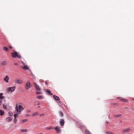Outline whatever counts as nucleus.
<instances>
[{
    "label": "nucleus",
    "instance_id": "7ed1b4c3",
    "mask_svg": "<svg viewBox=\"0 0 134 134\" xmlns=\"http://www.w3.org/2000/svg\"><path fill=\"white\" fill-rule=\"evenodd\" d=\"M25 89L26 90H29L31 87L30 83L29 81H28L25 84Z\"/></svg>",
    "mask_w": 134,
    "mask_h": 134
},
{
    "label": "nucleus",
    "instance_id": "f8f14e48",
    "mask_svg": "<svg viewBox=\"0 0 134 134\" xmlns=\"http://www.w3.org/2000/svg\"><path fill=\"white\" fill-rule=\"evenodd\" d=\"M12 120V118L10 117H8L6 120V121L8 122H9L11 121Z\"/></svg>",
    "mask_w": 134,
    "mask_h": 134
},
{
    "label": "nucleus",
    "instance_id": "a18cd8bd",
    "mask_svg": "<svg viewBox=\"0 0 134 134\" xmlns=\"http://www.w3.org/2000/svg\"><path fill=\"white\" fill-rule=\"evenodd\" d=\"M133 100H134V98H133Z\"/></svg>",
    "mask_w": 134,
    "mask_h": 134
},
{
    "label": "nucleus",
    "instance_id": "20e7f679",
    "mask_svg": "<svg viewBox=\"0 0 134 134\" xmlns=\"http://www.w3.org/2000/svg\"><path fill=\"white\" fill-rule=\"evenodd\" d=\"M15 88V86H13L12 87H9L7 89V91L8 92H12L14 91Z\"/></svg>",
    "mask_w": 134,
    "mask_h": 134
},
{
    "label": "nucleus",
    "instance_id": "5701e85b",
    "mask_svg": "<svg viewBox=\"0 0 134 134\" xmlns=\"http://www.w3.org/2000/svg\"><path fill=\"white\" fill-rule=\"evenodd\" d=\"M28 120L27 119H24V120H21V122L22 123H23L24 122H25L28 121Z\"/></svg>",
    "mask_w": 134,
    "mask_h": 134
},
{
    "label": "nucleus",
    "instance_id": "ddd939ff",
    "mask_svg": "<svg viewBox=\"0 0 134 134\" xmlns=\"http://www.w3.org/2000/svg\"><path fill=\"white\" fill-rule=\"evenodd\" d=\"M122 115L121 114H115L114 115V117L115 118H118L121 117Z\"/></svg>",
    "mask_w": 134,
    "mask_h": 134
},
{
    "label": "nucleus",
    "instance_id": "1a4fd4ad",
    "mask_svg": "<svg viewBox=\"0 0 134 134\" xmlns=\"http://www.w3.org/2000/svg\"><path fill=\"white\" fill-rule=\"evenodd\" d=\"M9 79V77L8 76H6L4 78L3 80L5 81L6 82L8 83V80Z\"/></svg>",
    "mask_w": 134,
    "mask_h": 134
},
{
    "label": "nucleus",
    "instance_id": "f3484780",
    "mask_svg": "<svg viewBox=\"0 0 134 134\" xmlns=\"http://www.w3.org/2000/svg\"><path fill=\"white\" fill-rule=\"evenodd\" d=\"M23 69L24 70H26L29 69V68L27 65H24L23 67Z\"/></svg>",
    "mask_w": 134,
    "mask_h": 134
},
{
    "label": "nucleus",
    "instance_id": "c85d7f7f",
    "mask_svg": "<svg viewBox=\"0 0 134 134\" xmlns=\"http://www.w3.org/2000/svg\"><path fill=\"white\" fill-rule=\"evenodd\" d=\"M3 107L4 109H6L7 108V107L6 105L4 104H3Z\"/></svg>",
    "mask_w": 134,
    "mask_h": 134
},
{
    "label": "nucleus",
    "instance_id": "423d86ee",
    "mask_svg": "<svg viewBox=\"0 0 134 134\" xmlns=\"http://www.w3.org/2000/svg\"><path fill=\"white\" fill-rule=\"evenodd\" d=\"M54 129L56 132L58 133H60L61 132L60 128L59 126H57L55 127Z\"/></svg>",
    "mask_w": 134,
    "mask_h": 134
},
{
    "label": "nucleus",
    "instance_id": "37998d69",
    "mask_svg": "<svg viewBox=\"0 0 134 134\" xmlns=\"http://www.w3.org/2000/svg\"><path fill=\"white\" fill-rule=\"evenodd\" d=\"M106 123H107V124H108V123H109V122H106Z\"/></svg>",
    "mask_w": 134,
    "mask_h": 134
},
{
    "label": "nucleus",
    "instance_id": "bb28decb",
    "mask_svg": "<svg viewBox=\"0 0 134 134\" xmlns=\"http://www.w3.org/2000/svg\"><path fill=\"white\" fill-rule=\"evenodd\" d=\"M3 49L6 51H9L7 47H4Z\"/></svg>",
    "mask_w": 134,
    "mask_h": 134
},
{
    "label": "nucleus",
    "instance_id": "72a5a7b5",
    "mask_svg": "<svg viewBox=\"0 0 134 134\" xmlns=\"http://www.w3.org/2000/svg\"><path fill=\"white\" fill-rule=\"evenodd\" d=\"M77 123L79 124L81 126H82V124H81V123L80 122H78Z\"/></svg>",
    "mask_w": 134,
    "mask_h": 134
},
{
    "label": "nucleus",
    "instance_id": "393cba45",
    "mask_svg": "<svg viewBox=\"0 0 134 134\" xmlns=\"http://www.w3.org/2000/svg\"><path fill=\"white\" fill-rule=\"evenodd\" d=\"M59 114L61 116H63V113L61 111H60L59 112Z\"/></svg>",
    "mask_w": 134,
    "mask_h": 134
},
{
    "label": "nucleus",
    "instance_id": "a19ab883",
    "mask_svg": "<svg viewBox=\"0 0 134 134\" xmlns=\"http://www.w3.org/2000/svg\"><path fill=\"white\" fill-rule=\"evenodd\" d=\"M38 134H43V133H40Z\"/></svg>",
    "mask_w": 134,
    "mask_h": 134
},
{
    "label": "nucleus",
    "instance_id": "c03bdc74",
    "mask_svg": "<svg viewBox=\"0 0 134 134\" xmlns=\"http://www.w3.org/2000/svg\"><path fill=\"white\" fill-rule=\"evenodd\" d=\"M30 111H31L30 110H29L28 111V112H30Z\"/></svg>",
    "mask_w": 134,
    "mask_h": 134
},
{
    "label": "nucleus",
    "instance_id": "cd10ccee",
    "mask_svg": "<svg viewBox=\"0 0 134 134\" xmlns=\"http://www.w3.org/2000/svg\"><path fill=\"white\" fill-rule=\"evenodd\" d=\"M18 116L17 114H15L14 115V118H18Z\"/></svg>",
    "mask_w": 134,
    "mask_h": 134
},
{
    "label": "nucleus",
    "instance_id": "6e6552de",
    "mask_svg": "<svg viewBox=\"0 0 134 134\" xmlns=\"http://www.w3.org/2000/svg\"><path fill=\"white\" fill-rule=\"evenodd\" d=\"M15 82L16 83L21 84L22 83V81L21 80H16L15 81Z\"/></svg>",
    "mask_w": 134,
    "mask_h": 134
},
{
    "label": "nucleus",
    "instance_id": "39448f33",
    "mask_svg": "<svg viewBox=\"0 0 134 134\" xmlns=\"http://www.w3.org/2000/svg\"><path fill=\"white\" fill-rule=\"evenodd\" d=\"M34 85L37 91H41V89L39 85H37L36 83H34Z\"/></svg>",
    "mask_w": 134,
    "mask_h": 134
},
{
    "label": "nucleus",
    "instance_id": "b1692460",
    "mask_svg": "<svg viewBox=\"0 0 134 134\" xmlns=\"http://www.w3.org/2000/svg\"><path fill=\"white\" fill-rule=\"evenodd\" d=\"M37 98L39 99H42L43 98V97L41 95L38 96H37Z\"/></svg>",
    "mask_w": 134,
    "mask_h": 134
},
{
    "label": "nucleus",
    "instance_id": "e433bc0d",
    "mask_svg": "<svg viewBox=\"0 0 134 134\" xmlns=\"http://www.w3.org/2000/svg\"><path fill=\"white\" fill-rule=\"evenodd\" d=\"M14 64L15 65H18V64L16 63H15Z\"/></svg>",
    "mask_w": 134,
    "mask_h": 134
},
{
    "label": "nucleus",
    "instance_id": "9b49d317",
    "mask_svg": "<svg viewBox=\"0 0 134 134\" xmlns=\"http://www.w3.org/2000/svg\"><path fill=\"white\" fill-rule=\"evenodd\" d=\"M118 99H120L122 102H127V100L126 99L124 98H122L121 97H119L118 98Z\"/></svg>",
    "mask_w": 134,
    "mask_h": 134
},
{
    "label": "nucleus",
    "instance_id": "f704fd0d",
    "mask_svg": "<svg viewBox=\"0 0 134 134\" xmlns=\"http://www.w3.org/2000/svg\"><path fill=\"white\" fill-rule=\"evenodd\" d=\"M8 47L10 49H12V47L11 46H9Z\"/></svg>",
    "mask_w": 134,
    "mask_h": 134
},
{
    "label": "nucleus",
    "instance_id": "79ce46f5",
    "mask_svg": "<svg viewBox=\"0 0 134 134\" xmlns=\"http://www.w3.org/2000/svg\"><path fill=\"white\" fill-rule=\"evenodd\" d=\"M40 106H38V108H40Z\"/></svg>",
    "mask_w": 134,
    "mask_h": 134
},
{
    "label": "nucleus",
    "instance_id": "dca6fc26",
    "mask_svg": "<svg viewBox=\"0 0 134 134\" xmlns=\"http://www.w3.org/2000/svg\"><path fill=\"white\" fill-rule=\"evenodd\" d=\"M48 93V94L50 95H52L53 94L51 93V91L49 89H47L46 91Z\"/></svg>",
    "mask_w": 134,
    "mask_h": 134
},
{
    "label": "nucleus",
    "instance_id": "c9c22d12",
    "mask_svg": "<svg viewBox=\"0 0 134 134\" xmlns=\"http://www.w3.org/2000/svg\"><path fill=\"white\" fill-rule=\"evenodd\" d=\"M44 114H43L40 115V116H44Z\"/></svg>",
    "mask_w": 134,
    "mask_h": 134
},
{
    "label": "nucleus",
    "instance_id": "ea45409f",
    "mask_svg": "<svg viewBox=\"0 0 134 134\" xmlns=\"http://www.w3.org/2000/svg\"><path fill=\"white\" fill-rule=\"evenodd\" d=\"M13 114L12 113H11V114H10V115L11 116H12V115H13Z\"/></svg>",
    "mask_w": 134,
    "mask_h": 134
},
{
    "label": "nucleus",
    "instance_id": "4468645a",
    "mask_svg": "<svg viewBox=\"0 0 134 134\" xmlns=\"http://www.w3.org/2000/svg\"><path fill=\"white\" fill-rule=\"evenodd\" d=\"M53 97L56 100H60V98H59V97L55 95H53Z\"/></svg>",
    "mask_w": 134,
    "mask_h": 134
},
{
    "label": "nucleus",
    "instance_id": "6ab92c4d",
    "mask_svg": "<svg viewBox=\"0 0 134 134\" xmlns=\"http://www.w3.org/2000/svg\"><path fill=\"white\" fill-rule=\"evenodd\" d=\"M54 129V127H47L46 128V129L47 130H49L51 129Z\"/></svg>",
    "mask_w": 134,
    "mask_h": 134
},
{
    "label": "nucleus",
    "instance_id": "f03ea898",
    "mask_svg": "<svg viewBox=\"0 0 134 134\" xmlns=\"http://www.w3.org/2000/svg\"><path fill=\"white\" fill-rule=\"evenodd\" d=\"M13 52H12L11 54L13 58L18 57V58H21V57L20 55H18V53L16 51H13Z\"/></svg>",
    "mask_w": 134,
    "mask_h": 134
},
{
    "label": "nucleus",
    "instance_id": "7c9ffc66",
    "mask_svg": "<svg viewBox=\"0 0 134 134\" xmlns=\"http://www.w3.org/2000/svg\"><path fill=\"white\" fill-rule=\"evenodd\" d=\"M17 121V119L15 118H14V123L15 124H16V123Z\"/></svg>",
    "mask_w": 134,
    "mask_h": 134
},
{
    "label": "nucleus",
    "instance_id": "aec40b11",
    "mask_svg": "<svg viewBox=\"0 0 134 134\" xmlns=\"http://www.w3.org/2000/svg\"><path fill=\"white\" fill-rule=\"evenodd\" d=\"M4 114V111H2L1 110H0V115L2 116Z\"/></svg>",
    "mask_w": 134,
    "mask_h": 134
},
{
    "label": "nucleus",
    "instance_id": "49530a36",
    "mask_svg": "<svg viewBox=\"0 0 134 134\" xmlns=\"http://www.w3.org/2000/svg\"><path fill=\"white\" fill-rule=\"evenodd\" d=\"M1 105V103H0V106Z\"/></svg>",
    "mask_w": 134,
    "mask_h": 134
},
{
    "label": "nucleus",
    "instance_id": "a878e982",
    "mask_svg": "<svg viewBox=\"0 0 134 134\" xmlns=\"http://www.w3.org/2000/svg\"><path fill=\"white\" fill-rule=\"evenodd\" d=\"M7 64V62L6 61L2 63V64L3 65H5Z\"/></svg>",
    "mask_w": 134,
    "mask_h": 134
},
{
    "label": "nucleus",
    "instance_id": "412c9836",
    "mask_svg": "<svg viewBox=\"0 0 134 134\" xmlns=\"http://www.w3.org/2000/svg\"><path fill=\"white\" fill-rule=\"evenodd\" d=\"M38 114H39V113L38 112H36L35 113H34L32 115V116H35L36 115H38Z\"/></svg>",
    "mask_w": 134,
    "mask_h": 134
},
{
    "label": "nucleus",
    "instance_id": "2f4dec72",
    "mask_svg": "<svg viewBox=\"0 0 134 134\" xmlns=\"http://www.w3.org/2000/svg\"><path fill=\"white\" fill-rule=\"evenodd\" d=\"M36 93L37 94H41L42 93L41 92H36Z\"/></svg>",
    "mask_w": 134,
    "mask_h": 134
},
{
    "label": "nucleus",
    "instance_id": "2eb2a0df",
    "mask_svg": "<svg viewBox=\"0 0 134 134\" xmlns=\"http://www.w3.org/2000/svg\"><path fill=\"white\" fill-rule=\"evenodd\" d=\"M85 131L86 134H92L88 130H85Z\"/></svg>",
    "mask_w": 134,
    "mask_h": 134
},
{
    "label": "nucleus",
    "instance_id": "a211bd4d",
    "mask_svg": "<svg viewBox=\"0 0 134 134\" xmlns=\"http://www.w3.org/2000/svg\"><path fill=\"white\" fill-rule=\"evenodd\" d=\"M3 94L2 93H0V99H3L5 97L4 96H2Z\"/></svg>",
    "mask_w": 134,
    "mask_h": 134
},
{
    "label": "nucleus",
    "instance_id": "473e14b6",
    "mask_svg": "<svg viewBox=\"0 0 134 134\" xmlns=\"http://www.w3.org/2000/svg\"><path fill=\"white\" fill-rule=\"evenodd\" d=\"M21 64H22V65H23L24 66V65H25V64L24 63V62H23V61H21Z\"/></svg>",
    "mask_w": 134,
    "mask_h": 134
},
{
    "label": "nucleus",
    "instance_id": "4c0bfd02",
    "mask_svg": "<svg viewBox=\"0 0 134 134\" xmlns=\"http://www.w3.org/2000/svg\"><path fill=\"white\" fill-rule=\"evenodd\" d=\"M40 103L39 102H38L37 104V105H40Z\"/></svg>",
    "mask_w": 134,
    "mask_h": 134
},
{
    "label": "nucleus",
    "instance_id": "58836bf2",
    "mask_svg": "<svg viewBox=\"0 0 134 134\" xmlns=\"http://www.w3.org/2000/svg\"><path fill=\"white\" fill-rule=\"evenodd\" d=\"M2 102V100H0V103H1Z\"/></svg>",
    "mask_w": 134,
    "mask_h": 134
},
{
    "label": "nucleus",
    "instance_id": "0eeeda50",
    "mask_svg": "<svg viewBox=\"0 0 134 134\" xmlns=\"http://www.w3.org/2000/svg\"><path fill=\"white\" fill-rule=\"evenodd\" d=\"M130 131V129L129 128H127L122 130V132L123 133H125L129 132Z\"/></svg>",
    "mask_w": 134,
    "mask_h": 134
},
{
    "label": "nucleus",
    "instance_id": "4be33fe9",
    "mask_svg": "<svg viewBox=\"0 0 134 134\" xmlns=\"http://www.w3.org/2000/svg\"><path fill=\"white\" fill-rule=\"evenodd\" d=\"M27 130L26 129H22L21 130V131L22 132H27Z\"/></svg>",
    "mask_w": 134,
    "mask_h": 134
},
{
    "label": "nucleus",
    "instance_id": "c756f323",
    "mask_svg": "<svg viewBox=\"0 0 134 134\" xmlns=\"http://www.w3.org/2000/svg\"><path fill=\"white\" fill-rule=\"evenodd\" d=\"M106 133L107 134H114L112 132H109L108 131H107L106 132Z\"/></svg>",
    "mask_w": 134,
    "mask_h": 134
},
{
    "label": "nucleus",
    "instance_id": "9d476101",
    "mask_svg": "<svg viewBox=\"0 0 134 134\" xmlns=\"http://www.w3.org/2000/svg\"><path fill=\"white\" fill-rule=\"evenodd\" d=\"M60 123L61 126H63L64 123V120L63 119H61L60 121Z\"/></svg>",
    "mask_w": 134,
    "mask_h": 134
},
{
    "label": "nucleus",
    "instance_id": "f257e3e1",
    "mask_svg": "<svg viewBox=\"0 0 134 134\" xmlns=\"http://www.w3.org/2000/svg\"><path fill=\"white\" fill-rule=\"evenodd\" d=\"M21 104V103H18L16 104L15 109L17 111V113L18 114H20V112L22 111L24 109V108L22 107Z\"/></svg>",
    "mask_w": 134,
    "mask_h": 134
}]
</instances>
